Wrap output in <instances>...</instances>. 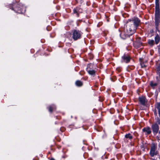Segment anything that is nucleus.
<instances>
[{
	"label": "nucleus",
	"instance_id": "4be33fe9",
	"mask_svg": "<svg viewBox=\"0 0 160 160\" xmlns=\"http://www.w3.org/2000/svg\"><path fill=\"white\" fill-rule=\"evenodd\" d=\"M148 43L151 47L153 46L155 44L154 41L153 39H148Z\"/></svg>",
	"mask_w": 160,
	"mask_h": 160
},
{
	"label": "nucleus",
	"instance_id": "473e14b6",
	"mask_svg": "<svg viewBox=\"0 0 160 160\" xmlns=\"http://www.w3.org/2000/svg\"><path fill=\"white\" fill-rule=\"evenodd\" d=\"M102 22H98V24H97V26L98 27H100V26H101L102 24Z\"/></svg>",
	"mask_w": 160,
	"mask_h": 160
},
{
	"label": "nucleus",
	"instance_id": "b1692460",
	"mask_svg": "<svg viewBox=\"0 0 160 160\" xmlns=\"http://www.w3.org/2000/svg\"><path fill=\"white\" fill-rule=\"evenodd\" d=\"M125 138L127 139H128L130 140H131L133 138L132 136L130 133L126 134L125 136Z\"/></svg>",
	"mask_w": 160,
	"mask_h": 160
},
{
	"label": "nucleus",
	"instance_id": "f257e3e1",
	"mask_svg": "<svg viewBox=\"0 0 160 160\" xmlns=\"http://www.w3.org/2000/svg\"><path fill=\"white\" fill-rule=\"evenodd\" d=\"M9 8L16 13L19 14L24 13L25 11L24 7L21 4L17 2L10 4Z\"/></svg>",
	"mask_w": 160,
	"mask_h": 160
},
{
	"label": "nucleus",
	"instance_id": "2f4dec72",
	"mask_svg": "<svg viewBox=\"0 0 160 160\" xmlns=\"http://www.w3.org/2000/svg\"><path fill=\"white\" fill-rule=\"evenodd\" d=\"M115 112V110L113 108H111L110 109V112L111 113L113 114Z\"/></svg>",
	"mask_w": 160,
	"mask_h": 160
},
{
	"label": "nucleus",
	"instance_id": "6ab92c4d",
	"mask_svg": "<svg viewBox=\"0 0 160 160\" xmlns=\"http://www.w3.org/2000/svg\"><path fill=\"white\" fill-rule=\"evenodd\" d=\"M139 61L142 68H146L147 66L144 64V62L143 58H140L139 59Z\"/></svg>",
	"mask_w": 160,
	"mask_h": 160
},
{
	"label": "nucleus",
	"instance_id": "2eb2a0df",
	"mask_svg": "<svg viewBox=\"0 0 160 160\" xmlns=\"http://www.w3.org/2000/svg\"><path fill=\"white\" fill-rule=\"evenodd\" d=\"M154 42L156 45L158 44L160 41V37L158 33H156L154 38Z\"/></svg>",
	"mask_w": 160,
	"mask_h": 160
},
{
	"label": "nucleus",
	"instance_id": "c9c22d12",
	"mask_svg": "<svg viewBox=\"0 0 160 160\" xmlns=\"http://www.w3.org/2000/svg\"><path fill=\"white\" fill-rule=\"evenodd\" d=\"M150 32L151 34H152L153 33H154L153 30V29H152L150 30Z\"/></svg>",
	"mask_w": 160,
	"mask_h": 160
},
{
	"label": "nucleus",
	"instance_id": "9d476101",
	"mask_svg": "<svg viewBox=\"0 0 160 160\" xmlns=\"http://www.w3.org/2000/svg\"><path fill=\"white\" fill-rule=\"evenodd\" d=\"M132 22L134 27L137 28L141 23V20L138 17H134L132 18Z\"/></svg>",
	"mask_w": 160,
	"mask_h": 160
},
{
	"label": "nucleus",
	"instance_id": "bb28decb",
	"mask_svg": "<svg viewBox=\"0 0 160 160\" xmlns=\"http://www.w3.org/2000/svg\"><path fill=\"white\" fill-rule=\"evenodd\" d=\"M75 5L77 4H81L84 2V0H74Z\"/></svg>",
	"mask_w": 160,
	"mask_h": 160
},
{
	"label": "nucleus",
	"instance_id": "09e8293b",
	"mask_svg": "<svg viewBox=\"0 0 160 160\" xmlns=\"http://www.w3.org/2000/svg\"><path fill=\"white\" fill-rule=\"evenodd\" d=\"M152 160H156L155 158H153Z\"/></svg>",
	"mask_w": 160,
	"mask_h": 160
},
{
	"label": "nucleus",
	"instance_id": "72a5a7b5",
	"mask_svg": "<svg viewBox=\"0 0 160 160\" xmlns=\"http://www.w3.org/2000/svg\"><path fill=\"white\" fill-rule=\"evenodd\" d=\"M51 29V28L50 26H48L47 28V30L48 31H50Z\"/></svg>",
	"mask_w": 160,
	"mask_h": 160
},
{
	"label": "nucleus",
	"instance_id": "393cba45",
	"mask_svg": "<svg viewBox=\"0 0 160 160\" xmlns=\"http://www.w3.org/2000/svg\"><path fill=\"white\" fill-rule=\"evenodd\" d=\"M155 22V29H156V32H160V30L159 29V22Z\"/></svg>",
	"mask_w": 160,
	"mask_h": 160
},
{
	"label": "nucleus",
	"instance_id": "c03bdc74",
	"mask_svg": "<svg viewBox=\"0 0 160 160\" xmlns=\"http://www.w3.org/2000/svg\"><path fill=\"white\" fill-rule=\"evenodd\" d=\"M158 133L159 134H160V130L159 129V131L158 132Z\"/></svg>",
	"mask_w": 160,
	"mask_h": 160
},
{
	"label": "nucleus",
	"instance_id": "8fccbe9b",
	"mask_svg": "<svg viewBox=\"0 0 160 160\" xmlns=\"http://www.w3.org/2000/svg\"><path fill=\"white\" fill-rule=\"evenodd\" d=\"M56 118L58 119L57 116H56Z\"/></svg>",
	"mask_w": 160,
	"mask_h": 160
},
{
	"label": "nucleus",
	"instance_id": "f8f14e48",
	"mask_svg": "<svg viewBox=\"0 0 160 160\" xmlns=\"http://www.w3.org/2000/svg\"><path fill=\"white\" fill-rule=\"evenodd\" d=\"M159 1V0H155V12H160Z\"/></svg>",
	"mask_w": 160,
	"mask_h": 160
},
{
	"label": "nucleus",
	"instance_id": "ddd939ff",
	"mask_svg": "<svg viewBox=\"0 0 160 160\" xmlns=\"http://www.w3.org/2000/svg\"><path fill=\"white\" fill-rule=\"evenodd\" d=\"M155 22L160 23V12L155 13Z\"/></svg>",
	"mask_w": 160,
	"mask_h": 160
},
{
	"label": "nucleus",
	"instance_id": "79ce46f5",
	"mask_svg": "<svg viewBox=\"0 0 160 160\" xmlns=\"http://www.w3.org/2000/svg\"><path fill=\"white\" fill-rule=\"evenodd\" d=\"M132 19H128V21H129V22L132 21Z\"/></svg>",
	"mask_w": 160,
	"mask_h": 160
},
{
	"label": "nucleus",
	"instance_id": "e433bc0d",
	"mask_svg": "<svg viewBox=\"0 0 160 160\" xmlns=\"http://www.w3.org/2000/svg\"><path fill=\"white\" fill-rule=\"evenodd\" d=\"M83 144H85V145H87V141H86V140H83Z\"/></svg>",
	"mask_w": 160,
	"mask_h": 160
},
{
	"label": "nucleus",
	"instance_id": "a19ab883",
	"mask_svg": "<svg viewBox=\"0 0 160 160\" xmlns=\"http://www.w3.org/2000/svg\"><path fill=\"white\" fill-rule=\"evenodd\" d=\"M57 0H54V1H53V3H57Z\"/></svg>",
	"mask_w": 160,
	"mask_h": 160
},
{
	"label": "nucleus",
	"instance_id": "c85d7f7f",
	"mask_svg": "<svg viewBox=\"0 0 160 160\" xmlns=\"http://www.w3.org/2000/svg\"><path fill=\"white\" fill-rule=\"evenodd\" d=\"M95 129L98 132L101 131L102 130V128L98 126L95 127Z\"/></svg>",
	"mask_w": 160,
	"mask_h": 160
},
{
	"label": "nucleus",
	"instance_id": "f3484780",
	"mask_svg": "<svg viewBox=\"0 0 160 160\" xmlns=\"http://www.w3.org/2000/svg\"><path fill=\"white\" fill-rule=\"evenodd\" d=\"M155 108L158 109V115L160 118V102H156L155 105Z\"/></svg>",
	"mask_w": 160,
	"mask_h": 160
},
{
	"label": "nucleus",
	"instance_id": "412c9836",
	"mask_svg": "<svg viewBox=\"0 0 160 160\" xmlns=\"http://www.w3.org/2000/svg\"><path fill=\"white\" fill-rule=\"evenodd\" d=\"M93 65L92 63L88 64L87 66L86 70L87 71L88 70H91L93 69Z\"/></svg>",
	"mask_w": 160,
	"mask_h": 160
},
{
	"label": "nucleus",
	"instance_id": "7ed1b4c3",
	"mask_svg": "<svg viewBox=\"0 0 160 160\" xmlns=\"http://www.w3.org/2000/svg\"><path fill=\"white\" fill-rule=\"evenodd\" d=\"M72 38L74 41L81 39L82 37L83 33L78 29H74L72 31Z\"/></svg>",
	"mask_w": 160,
	"mask_h": 160
},
{
	"label": "nucleus",
	"instance_id": "0eeeda50",
	"mask_svg": "<svg viewBox=\"0 0 160 160\" xmlns=\"http://www.w3.org/2000/svg\"><path fill=\"white\" fill-rule=\"evenodd\" d=\"M82 9L80 7L77 6L73 8L72 14L75 15L78 18L80 16V14L82 13Z\"/></svg>",
	"mask_w": 160,
	"mask_h": 160
},
{
	"label": "nucleus",
	"instance_id": "a211bd4d",
	"mask_svg": "<svg viewBox=\"0 0 160 160\" xmlns=\"http://www.w3.org/2000/svg\"><path fill=\"white\" fill-rule=\"evenodd\" d=\"M75 84L76 86L79 87H82L83 84V82L79 80H77L76 81Z\"/></svg>",
	"mask_w": 160,
	"mask_h": 160
},
{
	"label": "nucleus",
	"instance_id": "4468645a",
	"mask_svg": "<svg viewBox=\"0 0 160 160\" xmlns=\"http://www.w3.org/2000/svg\"><path fill=\"white\" fill-rule=\"evenodd\" d=\"M49 112L50 113H52L53 111L56 110V106L52 104L49 105L48 108Z\"/></svg>",
	"mask_w": 160,
	"mask_h": 160
},
{
	"label": "nucleus",
	"instance_id": "6e6552de",
	"mask_svg": "<svg viewBox=\"0 0 160 160\" xmlns=\"http://www.w3.org/2000/svg\"><path fill=\"white\" fill-rule=\"evenodd\" d=\"M142 132L145 136H148L151 134L152 131L151 128L148 126L143 128L142 130Z\"/></svg>",
	"mask_w": 160,
	"mask_h": 160
},
{
	"label": "nucleus",
	"instance_id": "39448f33",
	"mask_svg": "<svg viewBox=\"0 0 160 160\" xmlns=\"http://www.w3.org/2000/svg\"><path fill=\"white\" fill-rule=\"evenodd\" d=\"M138 100L139 105L142 106L140 107V109L141 110H145V108L143 107H147V103L148 102V100L147 99L146 96L142 95L139 97Z\"/></svg>",
	"mask_w": 160,
	"mask_h": 160
},
{
	"label": "nucleus",
	"instance_id": "49530a36",
	"mask_svg": "<svg viewBox=\"0 0 160 160\" xmlns=\"http://www.w3.org/2000/svg\"><path fill=\"white\" fill-rule=\"evenodd\" d=\"M130 40L131 41H132V38H130Z\"/></svg>",
	"mask_w": 160,
	"mask_h": 160
},
{
	"label": "nucleus",
	"instance_id": "c756f323",
	"mask_svg": "<svg viewBox=\"0 0 160 160\" xmlns=\"http://www.w3.org/2000/svg\"><path fill=\"white\" fill-rule=\"evenodd\" d=\"M110 79L112 81L114 82L116 80L117 78L116 76H114L111 77Z\"/></svg>",
	"mask_w": 160,
	"mask_h": 160
},
{
	"label": "nucleus",
	"instance_id": "9b49d317",
	"mask_svg": "<svg viewBox=\"0 0 160 160\" xmlns=\"http://www.w3.org/2000/svg\"><path fill=\"white\" fill-rule=\"evenodd\" d=\"M119 32H120V36L121 38L123 39H125L128 38H129L130 36L132 35V34L130 33L128 34L126 33L124 31H122L121 32L120 29L118 30Z\"/></svg>",
	"mask_w": 160,
	"mask_h": 160
},
{
	"label": "nucleus",
	"instance_id": "423d86ee",
	"mask_svg": "<svg viewBox=\"0 0 160 160\" xmlns=\"http://www.w3.org/2000/svg\"><path fill=\"white\" fill-rule=\"evenodd\" d=\"M132 58L128 53H125L122 56L121 62H122L128 63L130 62Z\"/></svg>",
	"mask_w": 160,
	"mask_h": 160
},
{
	"label": "nucleus",
	"instance_id": "20e7f679",
	"mask_svg": "<svg viewBox=\"0 0 160 160\" xmlns=\"http://www.w3.org/2000/svg\"><path fill=\"white\" fill-rule=\"evenodd\" d=\"M158 151L157 150V143H152L150 146V151L149 153L150 156L152 157L158 155Z\"/></svg>",
	"mask_w": 160,
	"mask_h": 160
},
{
	"label": "nucleus",
	"instance_id": "1a4fd4ad",
	"mask_svg": "<svg viewBox=\"0 0 160 160\" xmlns=\"http://www.w3.org/2000/svg\"><path fill=\"white\" fill-rule=\"evenodd\" d=\"M142 42L141 38H138L136 39L135 42L133 43V46L134 47L136 48H138L142 46Z\"/></svg>",
	"mask_w": 160,
	"mask_h": 160
},
{
	"label": "nucleus",
	"instance_id": "cd10ccee",
	"mask_svg": "<svg viewBox=\"0 0 160 160\" xmlns=\"http://www.w3.org/2000/svg\"><path fill=\"white\" fill-rule=\"evenodd\" d=\"M158 85V83H153L151 81L150 82V85L151 87H153L154 86H157Z\"/></svg>",
	"mask_w": 160,
	"mask_h": 160
},
{
	"label": "nucleus",
	"instance_id": "58836bf2",
	"mask_svg": "<svg viewBox=\"0 0 160 160\" xmlns=\"http://www.w3.org/2000/svg\"><path fill=\"white\" fill-rule=\"evenodd\" d=\"M67 157V156L66 155H64L62 156V158H65Z\"/></svg>",
	"mask_w": 160,
	"mask_h": 160
},
{
	"label": "nucleus",
	"instance_id": "5701e85b",
	"mask_svg": "<svg viewBox=\"0 0 160 160\" xmlns=\"http://www.w3.org/2000/svg\"><path fill=\"white\" fill-rule=\"evenodd\" d=\"M156 69V72L157 74L159 75V76H160V63H159Z\"/></svg>",
	"mask_w": 160,
	"mask_h": 160
},
{
	"label": "nucleus",
	"instance_id": "de8ad7c7",
	"mask_svg": "<svg viewBox=\"0 0 160 160\" xmlns=\"http://www.w3.org/2000/svg\"><path fill=\"white\" fill-rule=\"evenodd\" d=\"M156 78L157 79H158V76H157L156 77Z\"/></svg>",
	"mask_w": 160,
	"mask_h": 160
},
{
	"label": "nucleus",
	"instance_id": "37998d69",
	"mask_svg": "<svg viewBox=\"0 0 160 160\" xmlns=\"http://www.w3.org/2000/svg\"><path fill=\"white\" fill-rule=\"evenodd\" d=\"M117 70H118L119 72H120L121 71V70L117 68Z\"/></svg>",
	"mask_w": 160,
	"mask_h": 160
},
{
	"label": "nucleus",
	"instance_id": "a18cd8bd",
	"mask_svg": "<svg viewBox=\"0 0 160 160\" xmlns=\"http://www.w3.org/2000/svg\"><path fill=\"white\" fill-rule=\"evenodd\" d=\"M55 124H58V122H55Z\"/></svg>",
	"mask_w": 160,
	"mask_h": 160
},
{
	"label": "nucleus",
	"instance_id": "7c9ffc66",
	"mask_svg": "<svg viewBox=\"0 0 160 160\" xmlns=\"http://www.w3.org/2000/svg\"><path fill=\"white\" fill-rule=\"evenodd\" d=\"M60 131L63 132H64V131H65V130H66V128L65 127H61L60 129Z\"/></svg>",
	"mask_w": 160,
	"mask_h": 160
},
{
	"label": "nucleus",
	"instance_id": "dca6fc26",
	"mask_svg": "<svg viewBox=\"0 0 160 160\" xmlns=\"http://www.w3.org/2000/svg\"><path fill=\"white\" fill-rule=\"evenodd\" d=\"M127 28V31L128 32H130L132 34L134 32V28L133 27V26L130 27V26H127L126 27Z\"/></svg>",
	"mask_w": 160,
	"mask_h": 160
},
{
	"label": "nucleus",
	"instance_id": "4c0bfd02",
	"mask_svg": "<svg viewBox=\"0 0 160 160\" xmlns=\"http://www.w3.org/2000/svg\"><path fill=\"white\" fill-rule=\"evenodd\" d=\"M156 139H157V140L158 141H159L160 140V137L159 136H157V137H156Z\"/></svg>",
	"mask_w": 160,
	"mask_h": 160
},
{
	"label": "nucleus",
	"instance_id": "f03ea898",
	"mask_svg": "<svg viewBox=\"0 0 160 160\" xmlns=\"http://www.w3.org/2000/svg\"><path fill=\"white\" fill-rule=\"evenodd\" d=\"M156 122L155 123H153L151 125V129L152 131L153 134L154 135L156 136L158 134V132L159 131V125H160V118L157 117Z\"/></svg>",
	"mask_w": 160,
	"mask_h": 160
},
{
	"label": "nucleus",
	"instance_id": "f704fd0d",
	"mask_svg": "<svg viewBox=\"0 0 160 160\" xmlns=\"http://www.w3.org/2000/svg\"><path fill=\"white\" fill-rule=\"evenodd\" d=\"M154 115L155 116H157V111H156V109H155V110L154 111Z\"/></svg>",
	"mask_w": 160,
	"mask_h": 160
},
{
	"label": "nucleus",
	"instance_id": "a878e982",
	"mask_svg": "<svg viewBox=\"0 0 160 160\" xmlns=\"http://www.w3.org/2000/svg\"><path fill=\"white\" fill-rule=\"evenodd\" d=\"M135 67L133 65H129L127 68L128 72H130V70H133L134 69Z\"/></svg>",
	"mask_w": 160,
	"mask_h": 160
},
{
	"label": "nucleus",
	"instance_id": "aec40b11",
	"mask_svg": "<svg viewBox=\"0 0 160 160\" xmlns=\"http://www.w3.org/2000/svg\"><path fill=\"white\" fill-rule=\"evenodd\" d=\"M87 72L89 74L93 76H95L96 75V71L93 69L88 70Z\"/></svg>",
	"mask_w": 160,
	"mask_h": 160
},
{
	"label": "nucleus",
	"instance_id": "ea45409f",
	"mask_svg": "<svg viewBox=\"0 0 160 160\" xmlns=\"http://www.w3.org/2000/svg\"><path fill=\"white\" fill-rule=\"evenodd\" d=\"M61 146L59 145H57V148H58V149H60L61 148Z\"/></svg>",
	"mask_w": 160,
	"mask_h": 160
}]
</instances>
